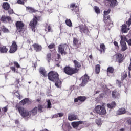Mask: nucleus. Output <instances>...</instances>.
Listing matches in <instances>:
<instances>
[{
	"label": "nucleus",
	"instance_id": "f257e3e1",
	"mask_svg": "<svg viewBox=\"0 0 131 131\" xmlns=\"http://www.w3.org/2000/svg\"><path fill=\"white\" fill-rule=\"evenodd\" d=\"M21 116L23 117H27L28 118H31V119H34L33 117H35L36 114H37V111L38 108L35 107L33 110H31L30 112L26 111L24 108L22 107H19V105L17 104L16 106Z\"/></svg>",
	"mask_w": 131,
	"mask_h": 131
},
{
	"label": "nucleus",
	"instance_id": "f03ea898",
	"mask_svg": "<svg viewBox=\"0 0 131 131\" xmlns=\"http://www.w3.org/2000/svg\"><path fill=\"white\" fill-rule=\"evenodd\" d=\"M95 110L96 113L99 115H106L107 114V111L104 105H97L95 107Z\"/></svg>",
	"mask_w": 131,
	"mask_h": 131
},
{
	"label": "nucleus",
	"instance_id": "7ed1b4c3",
	"mask_svg": "<svg viewBox=\"0 0 131 131\" xmlns=\"http://www.w3.org/2000/svg\"><path fill=\"white\" fill-rule=\"evenodd\" d=\"M59 79V75L58 73L51 71L48 73V79L51 81H56Z\"/></svg>",
	"mask_w": 131,
	"mask_h": 131
},
{
	"label": "nucleus",
	"instance_id": "20e7f679",
	"mask_svg": "<svg viewBox=\"0 0 131 131\" xmlns=\"http://www.w3.org/2000/svg\"><path fill=\"white\" fill-rule=\"evenodd\" d=\"M64 72L68 75H72V74L77 73V69H74L73 68L70 67H66L64 69Z\"/></svg>",
	"mask_w": 131,
	"mask_h": 131
},
{
	"label": "nucleus",
	"instance_id": "39448f33",
	"mask_svg": "<svg viewBox=\"0 0 131 131\" xmlns=\"http://www.w3.org/2000/svg\"><path fill=\"white\" fill-rule=\"evenodd\" d=\"M125 40H126V38L125 37V36L121 35L120 43L121 45V51H122V52H124L125 51H126V50H127V46H126Z\"/></svg>",
	"mask_w": 131,
	"mask_h": 131
},
{
	"label": "nucleus",
	"instance_id": "423d86ee",
	"mask_svg": "<svg viewBox=\"0 0 131 131\" xmlns=\"http://www.w3.org/2000/svg\"><path fill=\"white\" fill-rule=\"evenodd\" d=\"M110 9H108L107 10H105L104 11V22L105 23V24H110L111 23V20L110 19V16H107L108 14L110 13L111 12Z\"/></svg>",
	"mask_w": 131,
	"mask_h": 131
},
{
	"label": "nucleus",
	"instance_id": "0eeeda50",
	"mask_svg": "<svg viewBox=\"0 0 131 131\" xmlns=\"http://www.w3.org/2000/svg\"><path fill=\"white\" fill-rule=\"evenodd\" d=\"M67 49V45L61 44L58 46V53L61 54V55H66V49Z\"/></svg>",
	"mask_w": 131,
	"mask_h": 131
},
{
	"label": "nucleus",
	"instance_id": "6e6552de",
	"mask_svg": "<svg viewBox=\"0 0 131 131\" xmlns=\"http://www.w3.org/2000/svg\"><path fill=\"white\" fill-rule=\"evenodd\" d=\"M76 28H79L80 32L82 33H85V34H88V35L90 34V32L85 25H81L79 27H76Z\"/></svg>",
	"mask_w": 131,
	"mask_h": 131
},
{
	"label": "nucleus",
	"instance_id": "1a4fd4ad",
	"mask_svg": "<svg viewBox=\"0 0 131 131\" xmlns=\"http://www.w3.org/2000/svg\"><path fill=\"white\" fill-rule=\"evenodd\" d=\"M38 20V18H37V17L34 16L33 20L30 22L29 25L30 26H31L33 31L34 29H35V28L36 27Z\"/></svg>",
	"mask_w": 131,
	"mask_h": 131
},
{
	"label": "nucleus",
	"instance_id": "9d476101",
	"mask_svg": "<svg viewBox=\"0 0 131 131\" xmlns=\"http://www.w3.org/2000/svg\"><path fill=\"white\" fill-rule=\"evenodd\" d=\"M17 50H18V46H17V43H16L15 41H13L10 47L9 53L10 54H14V53H15Z\"/></svg>",
	"mask_w": 131,
	"mask_h": 131
},
{
	"label": "nucleus",
	"instance_id": "9b49d317",
	"mask_svg": "<svg viewBox=\"0 0 131 131\" xmlns=\"http://www.w3.org/2000/svg\"><path fill=\"white\" fill-rule=\"evenodd\" d=\"M82 83H81V85L82 86H85V84L88 83V81H89V79H90V77L88 76V75L85 74L81 77Z\"/></svg>",
	"mask_w": 131,
	"mask_h": 131
},
{
	"label": "nucleus",
	"instance_id": "f8f14e48",
	"mask_svg": "<svg viewBox=\"0 0 131 131\" xmlns=\"http://www.w3.org/2000/svg\"><path fill=\"white\" fill-rule=\"evenodd\" d=\"M113 58L116 61H118L119 63H121V62H122V58H123V57L122 56V54L118 53L115 54L113 56Z\"/></svg>",
	"mask_w": 131,
	"mask_h": 131
},
{
	"label": "nucleus",
	"instance_id": "ddd939ff",
	"mask_svg": "<svg viewBox=\"0 0 131 131\" xmlns=\"http://www.w3.org/2000/svg\"><path fill=\"white\" fill-rule=\"evenodd\" d=\"M16 25L18 32H21L24 27V24L22 21H17Z\"/></svg>",
	"mask_w": 131,
	"mask_h": 131
},
{
	"label": "nucleus",
	"instance_id": "4468645a",
	"mask_svg": "<svg viewBox=\"0 0 131 131\" xmlns=\"http://www.w3.org/2000/svg\"><path fill=\"white\" fill-rule=\"evenodd\" d=\"M106 2L110 5L111 8H114L115 6H117V0H106Z\"/></svg>",
	"mask_w": 131,
	"mask_h": 131
},
{
	"label": "nucleus",
	"instance_id": "2eb2a0df",
	"mask_svg": "<svg viewBox=\"0 0 131 131\" xmlns=\"http://www.w3.org/2000/svg\"><path fill=\"white\" fill-rule=\"evenodd\" d=\"M78 118V117H77V115L74 114H69L68 115V119L70 121H72V120H76Z\"/></svg>",
	"mask_w": 131,
	"mask_h": 131
},
{
	"label": "nucleus",
	"instance_id": "dca6fc26",
	"mask_svg": "<svg viewBox=\"0 0 131 131\" xmlns=\"http://www.w3.org/2000/svg\"><path fill=\"white\" fill-rule=\"evenodd\" d=\"M73 62L75 66V68H74V69H77V72H78V70H79V68L81 67V64H80V62H78L77 60H73Z\"/></svg>",
	"mask_w": 131,
	"mask_h": 131
},
{
	"label": "nucleus",
	"instance_id": "f3484780",
	"mask_svg": "<svg viewBox=\"0 0 131 131\" xmlns=\"http://www.w3.org/2000/svg\"><path fill=\"white\" fill-rule=\"evenodd\" d=\"M83 123V122L80 121L77 122H72V126H73V128H77L78 127V126L79 124H82Z\"/></svg>",
	"mask_w": 131,
	"mask_h": 131
},
{
	"label": "nucleus",
	"instance_id": "a211bd4d",
	"mask_svg": "<svg viewBox=\"0 0 131 131\" xmlns=\"http://www.w3.org/2000/svg\"><path fill=\"white\" fill-rule=\"evenodd\" d=\"M125 113H126V110L124 108H119L116 112L117 115H121L125 114Z\"/></svg>",
	"mask_w": 131,
	"mask_h": 131
},
{
	"label": "nucleus",
	"instance_id": "6ab92c4d",
	"mask_svg": "<svg viewBox=\"0 0 131 131\" xmlns=\"http://www.w3.org/2000/svg\"><path fill=\"white\" fill-rule=\"evenodd\" d=\"M33 47L36 52H40V51H41V49H42L41 46L38 44H34L33 45Z\"/></svg>",
	"mask_w": 131,
	"mask_h": 131
},
{
	"label": "nucleus",
	"instance_id": "aec40b11",
	"mask_svg": "<svg viewBox=\"0 0 131 131\" xmlns=\"http://www.w3.org/2000/svg\"><path fill=\"white\" fill-rule=\"evenodd\" d=\"M72 127L69 124H66L62 125V129L63 131H70Z\"/></svg>",
	"mask_w": 131,
	"mask_h": 131
},
{
	"label": "nucleus",
	"instance_id": "412c9836",
	"mask_svg": "<svg viewBox=\"0 0 131 131\" xmlns=\"http://www.w3.org/2000/svg\"><path fill=\"white\" fill-rule=\"evenodd\" d=\"M105 51H106V47L105 46V44H101L99 49V51L100 52L101 54H102V53H105Z\"/></svg>",
	"mask_w": 131,
	"mask_h": 131
},
{
	"label": "nucleus",
	"instance_id": "4be33fe9",
	"mask_svg": "<svg viewBox=\"0 0 131 131\" xmlns=\"http://www.w3.org/2000/svg\"><path fill=\"white\" fill-rule=\"evenodd\" d=\"M112 97L115 99H119L120 98L119 93H118L117 91H113L112 92Z\"/></svg>",
	"mask_w": 131,
	"mask_h": 131
},
{
	"label": "nucleus",
	"instance_id": "5701e85b",
	"mask_svg": "<svg viewBox=\"0 0 131 131\" xmlns=\"http://www.w3.org/2000/svg\"><path fill=\"white\" fill-rule=\"evenodd\" d=\"M8 52V48L5 46L0 47V53L2 54H6Z\"/></svg>",
	"mask_w": 131,
	"mask_h": 131
},
{
	"label": "nucleus",
	"instance_id": "b1692460",
	"mask_svg": "<svg viewBox=\"0 0 131 131\" xmlns=\"http://www.w3.org/2000/svg\"><path fill=\"white\" fill-rule=\"evenodd\" d=\"M1 20L3 22H4V23L8 22H8H10V21H11V17L3 16L1 18Z\"/></svg>",
	"mask_w": 131,
	"mask_h": 131
},
{
	"label": "nucleus",
	"instance_id": "393cba45",
	"mask_svg": "<svg viewBox=\"0 0 131 131\" xmlns=\"http://www.w3.org/2000/svg\"><path fill=\"white\" fill-rule=\"evenodd\" d=\"M39 72L40 74H42V76H43L45 77L47 76L48 73L46 72V70H45V68H40L39 69Z\"/></svg>",
	"mask_w": 131,
	"mask_h": 131
},
{
	"label": "nucleus",
	"instance_id": "a878e982",
	"mask_svg": "<svg viewBox=\"0 0 131 131\" xmlns=\"http://www.w3.org/2000/svg\"><path fill=\"white\" fill-rule=\"evenodd\" d=\"M13 94L14 97H16L19 100H21V98H22V96L20 95V93H19L18 91H14Z\"/></svg>",
	"mask_w": 131,
	"mask_h": 131
},
{
	"label": "nucleus",
	"instance_id": "bb28decb",
	"mask_svg": "<svg viewBox=\"0 0 131 131\" xmlns=\"http://www.w3.org/2000/svg\"><path fill=\"white\" fill-rule=\"evenodd\" d=\"M0 28L2 31H3V32H4V33H9V32H10V31L9 30V29L6 28L5 26H1Z\"/></svg>",
	"mask_w": 131,
	"mask_h": 131
},
{
	"label": "nucleus",
	"instance_id": "cd10ccee",
	"mask_svg": "<svg viewBox=\"0 0 131 131\" xmlns=\"http://www.w3.org/2000/svg\"><path fill=\"white\" fill-rule=\"evenodd\" d=\"M53 82H55V84L56 88H61V85H62V82H61V81H60L59 79L56 80V81H53Z\"/></svg>",
	"mask_w": 131,
	"mask_h": 131
},
{
	"label": "nucleus",
	"instance_id": "c85d7f7f",
	"mask_svg": "<svg viewBox=\"0 0 131 131\" xmlns=\"http://www.w3.org/2000/svg\"><path fill=\"white\" fill-rule=\"evenodd\" d=\"M107 106L110 109H113L116 106V103L115 102H112L111 103L107 104Z\"/></svg>",
	"mask_w": 131,
	"mask_h": 131
},
{
	"label": "nucleus",
	"instance_id": "c756f323",
	"mask_svg": "<svg viewBox=\"0 0 131 131\" xmlns=\"http://www.w3.org/2000/svg\"><path fill=\"white\" fill-rule=\"evenodd\" d=\"M64 116V113H58L56 114H55L53 116L52 118H57L58 117H62Z\"/></svg>",
	"mask_w": 131,
	"mask_h": 131
},
{
	"label": "nucleus",
	"instance_id": "7c9ffc66",
	"mask_svg": "<svg viewBox=\"0 0 131 131\" xmlns=\"http://www.w3.org/2000/svg\"><path fill=\"white\" fill-rule=\"evenodd\" d=\"M3 7L4 10H9L10 8V4H9L8 3H3Z\"/></svg>",
	"mask_w": 131,
	"mask_h": 131
},
{
	"label": "nucleus",
	"instance_id": "2f4dec72",
	"mask_svg": "<svg viewBox=\"0 0 131 131\" xmlns=\"http://www.w3.org/2000/svg\"><path fill=\"white\" fill-rule=\"evenodd\" d=\"M95 123H96L98 126H101V125H102V120H101L100 118H97L95 120Z\"/></svg>",
	"mask_w": 131,
	"mask_h": 131
},
{
	"label": "nucleus",
	"instance_id": "473e14b6",
	"mask_svg": "<svg viewBox=\"0 0 131 131\" xmlns=\"http://www.w3.org/2000/svg\"><path fill=\"white\" fill-rule=\"evenodd\" d=\"M126 25H123L122 26V32L124 33H127V29H126Z\"/></svg>",
	"mask_w": 131,
	"mask_h": 131
},
{
	"label": "nucleus",
	"instance_id": "72a5a7b5",
	"mask_svg": "<svg viewBox=\"0 0 131 131\" xmlns=\"http://www.w3.org/2000/svg\"><path fill=\"white\" fill-rule=\"evenodd\" d=\"M29 100L28 98H25V99H23L20 102V105H25V104H27V103H28V101Z\"/></svg>",
	"mask_w": 131,
	"mask_h": 131
},
{
	"label": "nucleus",
	"instance_id": "f704fd0d",
	"mask_svg": "<svg viewBox=\"0 0 131 131\" xmlns=\"http://www.w3.org/2000/svg\"><path fill=\"white\" fill-rule=\"evenodd\" d=\"M66 23L67 26H69V27H72V23L71 22V20H70V19H67L66 20Z\"/></svg>",
	"mask_w": 131,
	"mask_h": 131
},
{
	"label": "nucleus",
	"instance_id": "c9c22d12",
	"mask_svg": "<svg viewBox=\"0 0 131 131\" xmlns=\"http://www.w3.org/2000/svg\"><path fill=\"white\" fill-rule=\"evenodd\" d=\"M126 77H127V74L126 73V72H124L122 74L121 80H124V79H125Z\"/></svg>",
	"mask_w": 131,
	"mask_h": 131
},
{
	"label": "nucleus",
	"instance_id": "e433bc0d",
	"mask_svg": "<svg viewBox=\"0 0 131 131\" xmlns=\"http://www.w3.org/2000/svg\"><path fill=\"white\" fill-rule=\"evenodd\" d=\"M27 10L28 11H29V13H34L35 12V11L33 9V8L30 7H27Z\"/></svg>",
	"mask_w": 131,
	"mask_h": 131
},
{
	"label": "nucleus",
	"instance_id": "4c0bfd02",
	"mask_svg": "<svg viewBox=\"0 0 131 131\" xmlns=\"http://www.w3.org/2000/svg\"><path fill=\"white\" fill-rule=\"evenodd\" d=\"M95 72L97 74H99L100 73V65H96Z\"/></svg>",
	"mask_w": 131,
	"mask_h": 131
},
{
	"label": "nucleus",
	"instance_id": "58836bf2",
	"mask_svg": "<svg viewBox=\"0 0 131 131\" xmlns=\"http://www.w3.org/2000/svg\"><path fill=\"white\" fill-rule=\"evenodd\" d=\"M47 106L46 107V108L47 109H51L52 108V106H51V100L48 99L47 100Z\"/></svg>",
	"mask_w": 131,
	"mask_h": 131
},
{
	"label": "nucleus",
	"instance_id": "ea45409f",
	"mask_svg": "<svg viewBox=\"0 0 131 131\" xmlns=\"http://www.w3.org/2000/svg\"><path fill=\"white\" fill-rule=\"evenodd\" d=\"M78 99L80 102H84L86 99V98H85L84 96H80L78 97Z\"/></svg>",
	"mask_w": 131,
	"mask_h": 131
},
{
	"label": "nucleus",
	"instance_id": "a19ab883",
	"mask_svg": "<svg viewBox=\"0 0 131 131\" xmlns=\"http://www.w3.org/2000/svg\"><path fill=\"white\" fill-rule=\"evenodd\" d=\"M125 42L126 41L129 46H131V39L128 40V36H125Z\"/></svg>",
	"mask_w": 131,
	"mask_h": 131
},
{
	"label": "nucleus",
	"instance_id": "79ce46f5",
	"mask_svg": "<svg viewBox=\"0 0 131 131\" xmlns=\"http://www.w3.org/2000/svg\"><path fill=\"white\" fill-rule=\"evenodd\" d=\"M10 69L12 70V71L13 72H14V73H18L19 72L18 71L17 69H16V68H15V67H11L10 68Z\"/></svg>",
	"mask_w": 131,
	"mask_h": 131
},
{
	"label": "nucleus",
	"instance_id": "37998d69",
	"mask_svg": "<svg viewBox=\"0 0 131 131\" xmlns=\"http://www.w3.org/2000/svg\"><path fill=\"white\" fill-rule=\"evenodd\" d=\"M94 9L96 14H100V8H99V7H98L97 6H95L94 7Z\"/></svg>",
	"mask_w": 131,
	"mask_h": 131
},
{
	"label": "nucleus",
	"instance_id": "c03bdc74",
	"mask_svg": "<svg viewBox=\"0 0 131 131\" xmlns=\"http://www.w3.org/2000/svg\"><path fill=\"white\" fill-rule=\"evenodd\" d=\"M114 71V69L112 67H109L107 69L108 73H112Z\"/></svg>",
	"mask_w": 131,
	"mask_h": 131
},
{
	"label": "nucleus",
	"instance_id": "a18cd8bd",
	"mask_svg": "<svg viewBox=\"0 0 131 131\" xmlns=\"http://www.w3.org/2000/svg\"><path fill=\"white\" fill-rule=\"evenodd\" d=\"M38 109L40 112H43V106L41 105H38Z\"/></svg>",
	"mask_w": 131,
	"mask_h": 131
},
{
	"label": "nucleus",
	"instance_id": "49530a36",
	"mask_svg": "<svg viewBox=\"0 0 131 131\" xmlns=\"http://www.w3.org/2000/svg\"><path fill=\"white\" fill-rule=\"evenodd\" d=\"M74 11L75 12V13H78V12H79V7H78L77 6H75V7L74 8Z\"/></svg>",
	"mask_w": 131,
	"mask_h": 131
},
{
	"label": "nucleus",
	"instance_id": "de8ad7c7",
	"mask_svg": "<svg viewBox=\"0 0 131 131\" xmlns=\"http://www.w3.org/2000/svg\"><path fill=\"white\" fill-rule=\"evenodd\" d=\"M47 60L48 63H50V60H51V54L49 53L47 55Z\"/></svg>",
	"mask_w": 131,
	"mask_h": 131
},
{
	"label": "nucleus",
	"instance_id": "09e8293b",
	"mask_svg": "<svg viewBox=\"0 0 131 131\" xmlns=\"http://www.w3.org/2000/svg\"><path fill=\"white\" fill-rule=\"evenodd\" d=\"M104 97H106V94H101L99 95V99L100 100H101V99H103Z\"/></svg>",
	"mask_w": 131,
	"mask_h": 131
},
{
	"label": "nucleus",
	"instance_id": "8fccbe9b",
	"mask_svg": "<svg viewBox=\"0 0 131 131\" xmlns=\"http://www.w3.org/2000/svg\"><path fill=\"white\" fill-rule=\"evenodd\" d=\"M14 64L17 68H20V64L17 62V61H14Z\"/></svg>",
	"mask_w": 131,
	"mask_h": 131
},
{
	"label": "nucleus",
	"instance_id": "3c124183",
	"mask_svg": "<svg viewBox=\"0 0 131 131\" xmlns=\"http://www.w3.org/2000/svg\"><path fill=\"white\" fill-rule=\"evenodd\" d=\"M24 1L25 0H18L17 3L20 5H24Z\"/></svg>",
	"mask_w": 131,
	"mask_h": 131
},
{
	"label": "nucleus",
	"instance_id": "603ef678",
	"mask_svg": "<svg viewBox=\"0 0 131 131\" xmlns=\"http://www.w3.org/2000/svg\"><path fill=\"white\" fill-rule=\"evenodd\" d=\"M116 83L119 88L121 86V82L119 81L118 80H116Z\"/></svg>",
	"mask_w": 131,
	"mask_h": 131
},
{
	"label": "nucleus",
	"instance_id": "864d4df0",
	"mask_svg": "<svg viewBox=\"0 0 131 131\" xmlns=\"http://www.w3.org/2000/svg\"><path fill=\"white\" fill-rule=\"evenodd\" d=\"M73 43L74 46H76V43H77V39H76V38H74Z\"/></svg>",
	"mask_w": 131,
	"mask_h": 131
},
{
	"label": "nucleus",
	"instance_id": "5fc2aeb1",
	"mask_svg": "<svg viewBox=\"0 0 131 131\" xmlns=\"http://www.w3.org/2000/svg\"><path fill=\"white\" fill-rule=\"evenodd\" d=\"M48 48L49 49H53V48H55V44H50Z\"/></svg>",
	"mask_w": 131,
	"mask_h": 131
},
{
	"label": "nucleus",
	"instance_id": "6e6d98bb",
	"mask_svg": "<svg viewBox=\"0 0 131 131\" xmlns=\"http://www.w3.org/2000/svg\"><path fill=\"white\" fill-rule=\"evenodd\" d=\"M126 24L128 25V26H130L131 25V18H130L127 22Z\"/></svg>",
	"mask_w": 131,
	"mask_h": 131
},
{
	"label": "nucleus",
	"instance_id": "4d7b16f0",
	"mask_svg": "<svg viewBox=\"0 0 131 131\" xmlns=\"http://www.w3.org/2000/svg\"><path fill=\"white\" fill-rule=\"evenodd\" d=\"M75 4H71V8H72L71 9V10L72 11H73V9H74V8H75Z\"/></svg>",
	"mask_w": 131,
	"mask_h": 131
},
{
	"label": "nucleus",
	"instance_id": "13d9d810",
	"mask_svg": "<svg viewBox=\"0 0 131 131\" xmlns=\"http://www.w3.org/2000/svg\"><path fill=\"white\" fill-rule=\"evenodd\" d=\"M3 111L4 112H7L8 111V107L7 106L4 107L3 108H2Z\"/></svg>",
	"mask_w": 131,
	"mask_h": 131
},
{
	"label": "nucleus",
	"instance_id": "bf43d9fd",
	"mask_svg": "<svg viewBox=\"0 0 131 131\" xmlns=\"http://www.w3.org/2000/svg\"><path fill=\"white\" fill-rule=\"evenodd\" d=\"M48 30L49 32H52V30L51 29V26L50 25L48 26Z\"/></svg>",
	"mask_w": 131,
	"mask_h": 131
},
{
	"label": "nucleus",
	"instance_id": "052dcab7",
	"mask_svg": "<svg viewBox=\"0 0 131 131\" xmlns=\"http://www.w3.org/2000/svg\"><path fill=\"white\" fill-rule=\"evenodd\" d=\"M114 46H115L116 47H117L118 48H119V46H118V43H117V42L114 41Z\"/></svg>",
	"mask_w": 131,
	"mask_h": 131
},
{
	"label": "nucleus",
	"instance_id": "680f3d73",
	"mask_svg": "<svg viewBox=\"0 0 131 131\" xmlns=\"http://www.w3.org/2000/svg\"><path fill=\"white\" fill-rule=\"evenodd\" d=\"M127 123L128 124H129V125L131 124V119H130L127 120Z\"/></svg>",
	"mask_w": 131,
	"mask_h": 131
},
{
	"label": "nucleus",
	"instance_id": "e2e57ef3",
	"mask_svg": "<svg viewBox=\"0 0 131 131\" xmlns=\"http://www.w3.org/2000/svg\"><path fill=\"white\" fill-rule=\"evenodd\" d=\"M13 12L14 11H13V9H10V10H8V13L9 14H13Z\"/></svg>",
	"mask_w": 131,
	"mask_h": 131
},
{
	"label": "nucleus",
	"instance_id": "0e129e2a",
	"mask_svg": "<svg viewBox=\"0 0 131 131\" xmlns=\"http://www.w3.org/2000/svg\"><path fill=\"white\" fill-rule=\"evenodd\" d=\"M75 102H78L79 101V99H78V97L77 98H75L74 100Z\"/></svg>",
	"mask_w": 131,
	"mask_h": 131
},
{
	"label": "nucleus",
	"instance_id": "69168bd1",
	"mask_svg": "<svg viewBox=\"0 0 131 131\" xmlns=\"http://www.w3.org/2000/svg\"><path fill=\"white\" fill-rule=\"evenodd\" d=\"M15 123H16V124H19V120H15Z\"/></svg>",
	"mask_w": 131,
	"mask_h": 131
},
{
	"label": "nucleus",
	"instance_id": "338daca9",
	"mask_svg": "<svg viewBox=\"0 0 131 131\" xmlns=\"http://www.w3.org/2000/svg\"><path fill=\"white\" fill-rule=\"evenodd\" d=\"M20 130L21 131H27V130L26 129H25V128L21 129Z\"/></svg>",
	"mask_w": 131,
	"mask_h": 131
},
{
	"label": "nucleus",
	"instance_id": "774afa93",
	"mask_svg": "<svg viewBox=\"0 0 131 131\" xmlns=\"http://www.w3.org/2000/svg\"><path fill=\"white\" fill-rule=\"evenodd\" d=\"M37 102H40V98H39L37 99Z\"/></svg>",
	"mask_w": 131,
	"mask_h": 131
}]
</instances>
